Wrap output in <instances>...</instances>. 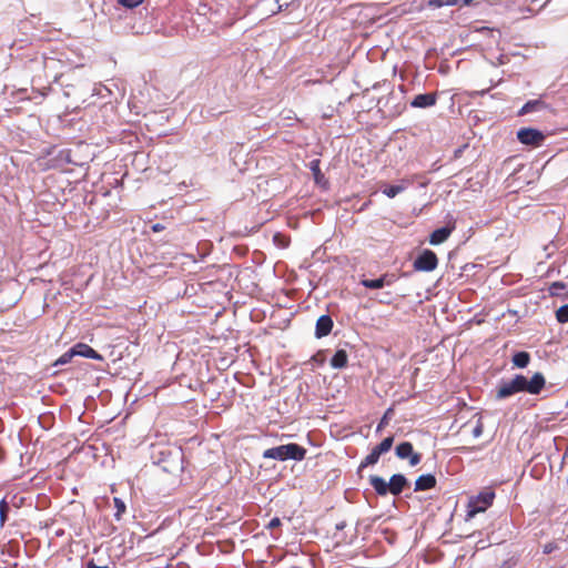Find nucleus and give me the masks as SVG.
<instances>
[{
  "label": "nucleus",
  "mask_w": 568,
  "mask_h": 568,
  "mask_svg": "<svg viewBox=\"0 0 568 568\" xmlns=\"http://www.w3.org/2000/svg\"><path fill=\"white\" fill-rule=\"evenodd\" d=\"M495 493L491 490L480 491L469 498L467 504L466 519L474 518L477 514L484 513L494 501Z\"/></svg>",
  "instance_id": "1"
},
{
  "label": "nucleus",
  "mask_w": 568,
  "mask_h": 568,
  "mask_svg": "<svg viewBox=\"0 0 568 568\" xmlns=\"http://www.w3.org/2000/svg\"><path fill=\"white\" fill-rule=\"evenodd\" d=\"M518 378L521 379L520 390L530 395H538L546 384V379L541 373H535L530 378L518 374Z\"/></svg>",
  "instance_id": "2"
},
{
  "label": "nucleus",
  "mask_w": 568,
  "mask_h": 568,
  "mask_svg": "<svg viewBox=\"0 0 568 568\" xmlns=\"http://www.w3.org/2000/svg\"><path fill=\"white\" fill-rule=\"evenodd\" d=\"M438 265L437 255L430 250H424L414 261V270L419 272H432Z\"/></svg>",
  "instance_id": "3"
},
{
  "label": "nucleus",
  "mask_w": 568,
  "mask_h": 568,
  "mask_svg": "<svg viewBox=\"0 0 568 568\" xmlns=\"http://www.w3.org/2000/svg\"><path fill=\"white\" fill-rule=\"evenodd\" d=\"M521 379L518 378V374H516L509 381H503L499 383L496 389V398L497 399H505L508 398L517 393H520L521 388Z\"/></svg>",
  "instance_id": "4"
},
{
  "label": "nucleus",
  "mask_w": 568,
  "mask_h": 568,
  "mask_svg": "<svg viewBox=\"0 0 568 568\" xmlns=\"http://www.w3.org/2000/svg\"><path fill=\"white\" fill-rule=\"evenodd\" d=\"M517 139L523 144L530 146H539L542 144L545 135L541 131L537 129L523 128L517 132Z\"/></svg>",
  "instance_id": "5"
},
{
  "label": "nucleus",
  "mask_w": 568,
  "mask_h": 568,
  "mask_svg": "<svg viewBox=\"0 0 568 568\" xmlns=\"http://www.w3.org/2000/svg\"><path fill=\"white\" fill-rule=\"evenodd\" d=\"M397 277L395 274L385 273L381 277L375 280L363 278L361 284L369 290H378L385 285H392L396 282Z\"/></svg>",
  "instance_id": "6"
},
{
  "label": "nucleus",
  "mask_w": 568,
  "mask_h": 568,
  "mask_svg": "<svg viewBox=\"0 0 568 568\" xmlns=\"http://www.w3.org/2000/svg\"><path fill=\"white\" fill-rule=\"evenodd\" d=\"M333 325L334 323L329 315L320 316L315 325V336L317 338L327 336L332 332Z\"/></svg>",
  "instance_id": "7"
},
{
  "label": "nucleus",
  "mask_w": 568,
  "mask_h": 568,
  "mask_svg": "<svg viewBox=\"0 0 568 568\" xmlns=\"http://www.w3.org/2000/svg\"><path fill=\"white\" fill-rule=\"evenodd\" d=\"M454 230H455L454 223L452 225H447V226L435 230L434 232H432V234L429 236V243L432 245H439V244L444 243L450 236V234L453 233Z\"/></svg>",
  "instance_id": "8"
},
{
  "label": "nucleus",
  "mask_w": 568,
  "mask_h": 568,
  "mask_svg": "<svg viewBox=\"0 0 568 568\" xmlns=\"http://www.w3.org/2000/svg\"><path fill=\"white\" fill-rule=\"evenodd\" d=\"M437 101V93H425V94H417L410 102V106L413 108H429L436 104Z\"/></svg>",
  "instance_id": "9"
},
{
  "label": "nucleus",
  "mask_w": 568,
  "mask_h": 568,
  "mask_svg": "<svg viewBox=\"0 0 568 568\" xmlns=\"http://www.w3.org/2000/svg\"><path fill=\"white\" fill-rule=\"evenodd\" d=\"M258 7L265 17H272L282 10L280 0H260Z\"/></svg>",
  "instance_id": "10"
},
{
  "label": "nucleus",
  "mask_w": 568,
  "mask_h": 568,
  "mask_svg": "<svg viewBox=\"0 0 568 568\" xmlns=\"http://www.w3.org/2000/svg\"><path fill=\"white\" fill-rule=\"evenodd\" d=\"M407 485V479L402 474H395L390 477L388 483L389 489L388 493L393 495H399L405 486Z\"/></svg>",
  "instance_id": "11"
},
{
  "label": "nucleus",
  "mask_w": 568,
  "mask_h": 568,
  "mask_svg": "<svg viewBox=\"0 0 568 568\" xmlns=\"http://www.w3.org/2000/svg\"><path fill=\"white\" fill-rule=\"evenodd\" d=\"M436 485V478L432 474L419 476L415 481V491H422L434 488Z\"/></svg>",
  "instance_id": "12"
},
{
  "label": "nucleus",
  "mask_w": 568,
  "mask_h": 568,
  "mask_svg": "<svg viewBox=\"0 0 568 568\" xmlns=\"http://www.w3.org/2000/svg\"><path fill=\"white\" fill-rule=\"evenodd\" d=\"M285 450L287 453V459L302 460L305 457L306 449L297 444H287L285 445Z\"/></svg>",
  "instance_id": "13"
},
{
  "label": "nucleus",
  "mask_w": 568,
  "mask_h": 568,
  "mask_svg": "<svg viewBox=\"0 0 568 568\" xmlns=\"http://www.w3.org/2000/svg\"><path fill=\"white\" fill-rule=\"evenodd\" d=\"M264 458H271V459H277V460H286L287 459V453L285 450V445H281L277 447H273L270 449H266L263 453Z\"/></svg>",
  "instance_id": "14"
},
{
  "label": "nucleus",
  "mask_w": 568,
  "mask_h": 568,
  "mask_svg": "<svg viewBox=\"0 0 568 568\" xmlns=\"http://www.w3.org/2000/svg\"><path fill=\"white\" fill-rule=\"evenodd\" d=\"M369 483L378 495L384 496L388 493L389 486L384 478L379 476H371Z\"/></svg>",
  "instance_id": "15"
},
{
  "label": "nucleus",
  "mask_w": 568,
  "mask_h": 568,
  "mask_svg": "<svg viewBox=\"0 0 568 568\" xmlns=\"http://www.w3.org/2000/svg\"><path fill=\"white\" fill-rule=\"evenodd\" d=\"M63 355H99L93 348L89 345L79 343L67 351Z\"/></svg>",
  "instance_id": "16"
},
{
  "label": "nucleus",
  "mask_w": 568,
  "mask_h": 568,
  "mask_svg": "<svg viewBox=\"0 0 568 568\" xmlns=\"http://www.w3.org/2000/svg\"><path fill=\"white\" fill-rule=\"evenodd\" d=\"M395 452L398 458H408L414 453L413 445L409 442H403L396 446Z\"/></svg>",
  "instance_id": "17"
},
{
  "label": "nucleus",
  "mask_w": 568,
  "mask_h": 568,
  "mask_svg": "<svg viewBox=\"0 0 568 568\" xmlns=\"http://www.w3.org/2000/svg\"><path fill=\"white\" fill-rule=\"evenodd\" d=\"M545 106V103L541 100H530L526 102L519 111L520 115L540 110Z\"/></svg>",
  "instance_id": "18"
},
{
  "label": "nucleus",
  "mask_w": 568,
  "mask_h": 568,
  "mask_svg": "<svg viewBox=\"0 0 568 568\" xmlns=\"http://www.w3.org/2000/svg\"><path fill=\"white\" fill-rule=\"evenodd\" d=\"M381 457V454L374 448L366 457L365 459L361 463V466L359 468H364V467H367L369 465H374L378 462Z\"/></svg>",
  "instance_id": "19"
},
{
  "label": "nucleus",
  "mask_w": 568,
  "mask_h": 568,
  "mask_svg": "<svg viewBox=\"0 0 568 568\" xmlns=\"http://www.w3.org/2000/svg\"><path fill=\"white\" fill-rule=\"evenodd\" d=\"M393 442H394V437L393 436H388L386 438H384L376 447L375 449L382 455L384 453H387L390 448H392V445H393Z\"/></svg>",
  "instance_id": "20"
},
{
  "label": "nucleus",
  "mask_w": 568,
  "mask_h": 568,
  "mask_svg": "<svg viewBox=\"0 0 568 568\" xmlns=\"http://www.w3.org/2000/svg\"><path fill=\"white\" fill-rule=\"evenodd\" d=\"M462 0H429L428 7L430 8H440L444 6H457Z\"/></svg>",
  "instance_id": "21"
},
{
  "label": "nucleus",
  "mask_w": 568,
  "mask_h": 568,
  "mask_svg": "<svg viewBox=\"0 0 568 568\" xmlns=\"http://www.w3.org/2000/svg\"><path fill=\"white\" fill-rule=\"evenodd\" d=\"M405 190V186L404 185H390V186H387L383 190V193L389 197V199H393L395 197L397 194H399L400 192H403Z\"/></svg>",
  "instance_id": "22"
},
{
  "label": "nucleus",
  "mask_w": 568,
  "mask_h": 568,
  "mask_svg": "<svg viewBox=\"0 0 568 568\" xmlns=\"http://www.w3.org/2000/svg\"><path fill=\"white\" fill-rule=\"evenodd\" d=\"M556 318L559 323H568V304L562 305L557 310Z\"/></svg>",
  "instance_id": "23"
},
{
  "label": "nucleus",
  "mask_w": 568,
  "mask_h": 568,
  "mask_svg": "<svg viewBox=\"0 0 568 568\" xmlns=\"http://www.w3.org/2000/svg\"><path fill=\"white\" fill-rule=\"evenodd\" d=\"M8 510H9V505L8 503L2 499L0 501V526L2 527L7 520V514H8Z\"/></svg>",
  "instance_id": "24"
},
{
  "label": "nucleus",
  "mask_w": 568,
  "mask_h": 568,
  "mask_svg": "<svg viewBox=\"0 0 568 568\" xmlns=\"http://www.w3.org/2000/svg\"><path fill=\"white\" fill-rule=\"evenodd\" d=\"M113 501H114V507L116 509L115 518L120 519L122 514L125 513V504L120 498H118V497H115L113 499Z\"/></svg>",
  "instance_id": "25"
},
{
  "label": "nucleus",
  "mask_w": 568,
  "mask_h": 568,
  "mask_svg": "<svg viewBox=\"0 0 568 568\" xmlns=\"http://www.w3.org/2000/svg\"><path fill=\"white\" fill-rule=\"evenodd\" d=\"M329 364L333 368H343L347 364V357H331Z\"/></svg>",
  "instance_id": "26"
},
{
  "label": "nucleus",
  "mask_w": 568,
  "mask_h": 568,
  "mask_svg": "<svg viewBox=\"0 0 568 568\" xmlns=\"http://www.w3.org/2000/svg\"><path fill=\"white\" fill-rule=\"evenodd\" d=\"M119 4L128 8L134 9L143 3L144 0H116Z\"/></svg>",
  "instance_id": "27"
},
{
  "label": "nucleus",
  "mask_w": 568,
  "mask_h": 568,
  "mask_svg": "<svg viewBox=\"0 0 568 568\" xmlns=\"http://www.w3.org/2000/svg\"><path fill=\"white\" fill-rule=\"evenodd\" d=\"M566 288V284L562 282H554L549 286L550 295H559V291Z\"/></svg>",
  "instance_id": "28"
},
{
  "label": "nucleus",
  "mask_w": 568,
  "mask_h": 568,
  "mask_svg": "<svg viewBox=\"0 0 568 568\" xmlns=\"http://www.w3.org/2000/svg\"><path fill=\"white\" fill-rule=\"evenodd\" d=\"M483 430H484V425L479 418V419H477L476 425L474 426V428L471 430V434L475 438H478L479 436H481Z\"/></svg>",
  "instance_id": "29"
},
{
  "label": "nucleus",
  "mask_w": 568,
  "mask_h": 568,
  "mask_svg": "<svg viewBox=\"0 0 568 568\" xmlns=\"http://www.w3.org/2000/svg\"><path fill=\"white\" fill-rule=\"evenodd\" d=\"M530 357H513L514 364L518 368H524L528 365Z\"/></svg>",
  "instance_id": "30"
},
{
  "label": "nucleus",
  "mask_w": 568,
  "mask_h": 568,
  "mask_svg": "<svg viewBox=\"0 0 568 568\" xmlns=\"http://www.w3.org/2000/svg\"><path fill=\"white\" fill-rule=\"evenodd\" d=\"M392 414V409H387V412L384 414L383 418L381 419L378 426H377V432L382 430V428L387 425L388 423V418H389V415Z\"/></svg>",
  "instance_id": "31"
},
{
  "label": "nucleus",
  "mask_w": 568,
  "mask_h": 568,
  "mask_svg": "<svg viewBox=\"0 0 568 568\" xmlns=\"http://www.w3.org/2000/svg\"><path fill=\"white\" fill-rule=\"evenodd\" d=\"M409 465L410 466H416L420 463V455L418 453H413L409 457Z\"/></svg>",
  "instance_id": "32"
},
{
  "label": "nucleus",
  "mask_w": 568,
  "mask_h": 568,
  "mask_svg": "<svg viewBox=\"0 0 568 568\" xmlns=\"http://www.w3.org/2000/svg\"><path fill=\"white\" fill-rule=\"evenodd\" d=\"M229 357H220V363L216 364L217 368L224 369L229 367L233 362H227Z\"/></svg>",
  "instance_id": "33"
},
{
  "label": "nucleus",
  "mask_w": 568,
  "mask_h": 568,
  "mask_svg": "<svg viewBox=\"0 0 568 568\" xmlns=\"http://www.w3.org/2000/svg\"><path fill=\"white\" fill-rule=\"evenodd\" d=\"M557 549V545L555 542H548L544 546V554H550Z\"/></svg>",
  "instance_id": "34"
},
{
  "label": "nucleus",
  "mask_w": 568,
  "mask_h": 568,
  "mask_svg": "<svg viewBox=\"0 0 568 568\" xmlns=\"http://www.w3.org/2000/svg\"><path fill=\"white\" fill-rule=\"evenodd\" d=\"M71 357H58V359L53 363L54 367H58L60 365L68 364L70 362Z\"/></svg>",
  "instance_id": "35"
},
{
  "label": "nucleus",
  "mask_w": 568,
  "mask_h": 568,
  "mask_svg": "<svg viewBox=\"0 0 568 568\" xmlns=\"http://www.w3.org/2000/svg\"><path fill=\"white\" fill-rule=\"evenodd\" d=\"M280 525H281V520H280V518L274 517L273 519H271V521L268 523L267 527H268L270 529H273V528L278 527Z\"/></svg>",
  "instance_id": "36"
},
{
  "label": "nucleus",
  "mask_w": 568,
  "mask_h": 568,
  "mask_svg": "<svg viewBox=\"0 0 568 568\" xmlns=\"http://www.w3.org/2000/svg\"><path fill=\"white\" fill-rule=\"evenodd\" d=\"M165 227L161 223H155L151 226V230L155 233L163 231Z\"/></svg>",
  "instance_id": "37"
},
{
  "label": "nucleus",
  "mask_w": 568,
  "mask_h": 568,
  "mask_svg": "<svg viewBox=\"0 0 568 568\" xmlns=\"http://www.w3.org/2000/svg\"><path fill=\"white\" fill-rule=\"evenodd\" d=\"M87 567H88V568H109L108 566H103V567L97 566V565L94 564V561H93V560H90V561L87 564Z\"/></svg>",
  "instance_id": "38"
},
{
  "label": "nucleus",
  "mask_w": 568,
  "mask_h": 568,
  "mask_svg": "<svg viewBox=\"0 0 568 568\" xmlns=\"http://www.w3.org/2000/svg\"><path fill=\"white\" fill-rule=\"evenodd\" d=\"M479 0H462L459 4H463V6H469L474 2H478Z\"/></svg>",
  "instance_id": "39"
},
{
  "label": "nucleus",
  "mask_w": 568,
  "mask_h": 568,
  "mask_svg": "<svg viewBox=\"0 0 568 568\" xmlns=\"http://www.w3.org/2000/svg\"><path fill=\"white\" fill-rule=\"evenodd\" d=\"M335 355L337 356H341V355H346L345 351L344 349H338Z\"/></svg>",
  "instance_id": "40"
},
{
  "label": "nucleus",
  "mask_w": 568,
  "mask_h": 568,
  "mask_svg": "<svg viewBox=\"0 0 568 568\" xmlns=\"http://www.w3.org/2000/svg\"><path fill=\"white\" fill-rule=\"evenodd\" d=\"M313 171L315 172V174L320 173L317 163L313 166Z\"/></svg>",
  "instance_id": "41"
},
{
  "label": "nucleus",
  "mask_w": 568,
  "mask_h": 568,
  "mask_svg": "<svg viewBox=\"0 0 568 568\" xmlns=\"http://www.w3.org/2000/svg\"><path fill=\"white\" fill-rule=\"evenodd\" d=\"M515 355L524 356V355H529V354H528V353H526V352H518V353H516Z\"/></svg>",
  "instance_id": "42"
}]
</instances>
